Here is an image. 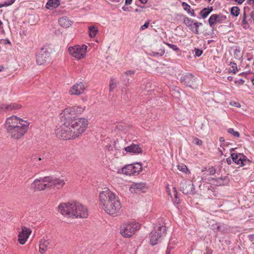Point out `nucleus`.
Here are the masks:
<instances>
[{
    "label": "nucleus",
    "mask_w": 254,
    "mask_h": 254,
    "mask_svg": "<svg viewBox=\"0 0 254 254\" xmlns=\"http://www.w3.org/2000/svg\"><path fill=\"white\" fill-rule=\"evenodd\" d=\"M29 124L27 121L12 116L6 119L5 127L11 138L18 139L27 132Z\"/></svg>",
    "instance_id": "obj_1"
},
{
    "label": "nucleus",
    "mask_w": 254,
    "mask_h": 254,
    "mask_svg": "<svg viewBox=\"0 0 254 254\" xmlns=\"http://www.w3.org/2000/svg\"><path fill=\"white\" fill-rule=\"evenodd\" d=\"M58 211L64 216L69 218H86L88 215L87 208L78 202L61 203Z\"/></svg>",
    "instance_id": "obj_2"
},
{
    "label": "nucleus",
    "mask_w": 254,
    "mask_h": 254,
    "mask_svg": "<svg viewBox=\"0 0 254 254\" xmlns=\"http://www.w3.org/2000/svg\"><path fill=\"white\" fill-rule=\"evenodd\" d=\"M64 184L65 181L64 179L49 176L36 179L31 184V187L35 190L40 191L52 186H55L58 189H60Z\"/></svg>",
    "instance_id": "obj_3"
},
{
    "label": "nucleus",
    "mask_w": 254,
    "mask_h": 254,
    "mask_svg": "<svg viewBox=\"0 0 254 254\" xmlns=\"http://www.w3.org/2000/svg\"><path fill=\"white\" fill-rule=\"evenodd\" d=\"M88 121L85 118H80L76 122H71L68 127L71 131V133L76 134L75 138L81 135L86 129L88 125ZM72 133L71 134H72Z\"/></svg>",
    "instance_id": "obj_4"
},
{
    "label": "nucleus",
    "mask_w": 254,
    "mask_h": 254,
    "mask_svg": "<svg viewBox=\"0 0 254 254\" xmlns=\"http://www.w3.org/2000/svg\"><path fill=\"white\" fill-rule=\"evenodd\" d=\"M166 233V227L165 226L157 225L155 226L154 229L150 233V244L152 245H156Z\"/></svg>",
    "instance_id": "obj_5"
},
{
    "label": "nucleus",
    "mask_w": 254,
    "mask_h": 254,
    "mask_svg": "<svg viewBox=\"0 0 254 254\" xmlns=\"http://www.w3.org/2000/svg\"><path fill=\"white\" fill-rule=\"evenodd\" d=\"M118 197L109 190L108 189H105L99 194L100 205L103 209L108 203H110L115 199Z\"/></svg>",
    "instance_id": "obj_6"
},
{
    "label": "nucleus",
    "mask_w": 254,
    "mask_h": 254,
    "mask_svg": "<svg viewBox=\"0 0 254 254\" xmlns=\"http://www.w3.org/2000/svg\"><path fill=\"white\" fill-rule=\"evenodd\" d=\"M87 48V46L85 45H82L81 46L75 45L73 47H69L68 48V52L72 57L80 60L85 57Z\"/></svg>",
    "instance_id": "obj_7"
},
{
    "label": "nucleus",
    "mask_w": 254,
    "mask_h": 254,
    "mask_svg": "<svg viewBox=\"0 0 254 254\" xmlns=\"http://www.w3.org/2000/svg\"><path fill=\"white\" fill-rule=\"evenodd\" d=\"M70 128L68 127L66 123H64L60 129H58L56 131V134L58 137L64 140H67L75 138L76 134L71 133Z\"/></svg>",
    "instance_id": "obj_8"
},
{
    "label": "nucleus",
    "mask_w": 254,
    "mask_h": 254,
    "mask_svg": "<svg viewBox=\"0 0 254 254\" xmlns=\"http://www.w3.org/2000/svg\"><path fill=\"white\" fill-rule=\"evenodd\" d=\"M121 208V203L118 198L110 203H108V205L104 207L103 209L108 214L116 216L119 212Z\"/></svg>",
    "instance_id": "obj_9"
},
{
    "label": "nucleus",
    "mask_w": 254,
    "mask_h": 254,
    "mask_svg": "<svg viewBox=\"0 0 254 254\" xmlns=\"http://www.w3.org/2000/svg\"><path fill=\"white\" fill-rule=\"evenodd\" d=\"M142 170L141 164L136 163L135 164H129L121 169V173L126 175L137 174Z\"/></svg>",
    "instance_id": "obj_10"
},
{
    "label": "nucleus",
    "mask_w": 254,
    "mask_h": 254,
    "mask_svg": "<svg viewBox=\"0 0 254 254\" xmlns=\"http://www.w3.org/2000/svg\"><path fill=\"white\" fill-rule=\"evenodd\" d=\"M76 113H73L71 108L64 109L61 113V120L64 123L69 125L71 122L77 121Z\"/></svg>",
    "instance_id": "obj_11"
},
{
    "label": "nucleus",
    "mask_w": 254,
    "mask_h": 254,
    "mask_svg": "<svg viewBox=\"0 0 254 254\" xmlns=\"http://www.w3.org/2000/svg\"><path fill=\"white\" fill-rule=\"evenodd\" d=\"M138 229V224L135 223L126 224L121 229V233L124 237H130Z\"/></svg>",
    "instance_id": "obj_12"
},
{
    "label": "nucleus",
    "mask_w": 254,
    "mask_h": 254,
    "mask_svg": "<svg viewBox=\"0 0 254 254\" xmlns=\"http://www.w3.org/2000/svg\"><path fill=\"white\" fill-rule=\"evenodd\" d=\"M51 61L50 54L47 49L42 48L37 55L36 62L38 64H48Z\"/></svg>",
    "instance_id": "obj_13"
},
{
    "label": "nucleus",
    "mask_w": 254,
    "mask_h": 254,
    "mask_svg": "<svg viewBox=\"0 0 254 254\" xmlns=\"http://www.w3.org/2000/svg\"><path fill=\"white\" fill-rule=\"evenodd\" d=\"M181 82L189 87H193L197 85L196 78L190 73H186L182 74L180 78Z\"/></svg>",
    "instance_id": "obj_14"
},
{
    "label": "nucleus",
    "mask_w": 254,
    "mask_h": 254,
    "mask_svg": "<svg viewBox=\"0 0 254 254\" xmlns=\"http://www.w3.org/2000/svg\"><path fill=\"white\" fill-rule=\"evenodd\" d=\"M234 150V148H231L230 150L233 162L238 165H240L241 166H244L248 163H250V160L247 159L246 156L241 153H232Z\"/></svg>",
    "instance_id": "obj_15"
},
{
    "label": "nucleus",
    "mask_w": 254,
    "mask_h": 254,
    "mask_svg": "<svg viewBox=\"0 0 254 254\" xmlns=\"http://www.w3.org/2000/svg\"><path fill=\"white\" fill-rule=\"evenodd\" d=\"M180 190L185 194H194L195 189L190 181L184 180L180 184Z\"/></svg>",
    "instance_id": "obj_16"
},
{
    "label": "nucleus",
    "mask_w": 254,
    "mask_h": 254,
    "mask_svg": "<svg viewBox=\"0 0 254 254\" xmlns=\"http://www.w3.org/2000/svg\"><path fill=\"white\" fill-rule=\"evenodd\" d=\"M226 19V16L223 15L221 13L220 14H214L210 16L208 19V23L210 26L213 28L215 24L221 23Z\"/></svg>",
    "instance_id": "obj_17"
},
{
    "label": "nucleus",
    "mask_w": 254,
    "mask_h": 254,
    "mask_svg": "<svg viewBox=\"0 0 254 254\" xmlns=\"http://www.w3.org/2000/svg\"><path fill=\"white\" fill-rule=\"evenodd\" d=\"M31 232L32 231L30 229L25 227H22V230L18 235V241L19 243L21 245H24Z\"/></svg>",
    "instance_id": "obj_18"
},
{
    "label": "nucleus",
    "mask_w": 254,
    "mask_h": 254,
    "mask_svg": "<svg viewBox=\"0 0 254 254\" xmlns=\"http://www.w3.org/2000/svg\"><path fill=\"white\" fill-rule=\"evenodd\" d=\"M85 89L82 83L79 82L74 84L70 88L69 92L71 95H79L82 94Z\"/></svg>",
    "instance_id": "obj_19"
},
{
    "label": "nucleus",
    "mask_w": 254,
    "mask_h": 254,
    "mask_svg": "<svg viewBox=\"0 0 254 254\" xmlns=\"http://www.w3.org/2000/svg\"><path fill=\"white\" fill-rule=\"evenodd\" d=\"M21 107V105L16 104L12 103L10 104H2L0 105V113L2 112H6L11 111L12 110H18Z\"/></svg>",
    "instance_id": "obj_20"
},
{
    "label": "nucleus",
    "mask_w": 254,
    "mask_h": 254,
    "mask_svg": "<svg viewBox=\"0 0 254 254\" xmlns=\"http://www.w3.org/2000/svg\"><path fill=\"white\" fill-rule=\"evenodd\" d=\"M145 188V184L143 183H133L129 188L131 193H138Z\"/></svg>",
    "instance_id": "obj_21"
},
{
    "label": "nucleus",
    "mask_w": 254,
    "mask_h": 254,
    "mask_svg": "<svg viewBox=\"0 0 254 254\" xmlns=\"http://www.w3.org/2000/svg\"><path fill=\"white\" fill-rule=\"evenodd\" d=\"M125 150L127 152L139 153L141 152V149L139 147V145L135 144H131L130 145L126 147Z\"/></svg>",
    "instance_id": "obj_22"
},
{
    "label": "nucleus",
    "mask_w": 254,
    "mask_h": 254,
    "mask_svg": "<svg viewBox=\"0 0 254 254\" xmlns=\"http://www.w3.org/2000/svg\"><path fill=\"white\" fill-rule=\"evenodd\" d=\"M59 24L63 27L68 28L69 27L72 23L68 17L66 16H63L59 19Z\"/></svg>",
    "instance_id": "obj_23"
},
{
    "label": "nucleus",
    "mask_w": 254,
    "mask_h": 254,
    "mask_svg": "<svg viewBox=\"0 0 254 254\" xmlns=\"http://www.w3.org/2000/svg\"><path fill=\"white\" fill-rule=\"evenodd\" d=\"M49 244L50 243L48 240L45 239L41 240L39 245L40 253L42 254H43L44 253L48 248Z\"/></svg>",
    "instance_id": "obj_24"
},
{
    "label": "nucleus",
    "mask_w": 254,
    "mask_h": 254,
    "mask_svg": "<svg viewBox=\"0 0 254 254\" xmlns=\"http://www.w3.org/2000/svg\"><path fill=\"white\" fill-rule=\"evenodd\" d=\"M60 4L59 0H49L46 4V7L47 9H51L57 7Z\"/></svg>",
    "instance_id": "obj_25"
},
{
    "label": "nucleus",
    "mask_w": 254,
    "mask_h": 254,
    "mask_svg": "<svg viewBox=\"0 0 254 254\" xmlns=\"http://www.w3.org/2000/svg\"><path fill=\"white\" fill-rule=\"evenodd\" d=\"M184 23L193 33V30L195 29L193 25L194 20L190 18L185 17L184 19Z\"/></svg>",
    "instance_id": "obj_26"
},
{
    "label": "nucleus",
    "mask_w": 254,
    "mask_h": 254,
    "mask_svg": "<svg viewBox=\"0 0 254 254\" xmlns=\"http://www.w3.org/2000/svg\"><path fill=\"white\" fill-rule=\"evenodd\" d=\"M216 182V185L219 186H223L228 184L229 179L227 177H224L223 178H218L217 179H212Z\"/></svg>",
    "instance_id": "obj_27"
},
{
    "label": "nucleus",
    "mask_w": 254,
    "mask_h": 254,
    "mask_svg": "<svg viewBox=\"0 0 254 254\" xmlns=\"http://www.w3.org/2000/svg\"><path fill=\"white\" fill-rule=\"evenodd\" d=\"M182 5L184 8V10H186L189 14H190L191 16H194L195 14L193 10H190V6L186 2H183Z\"/></svg>",
    "instance_id": "obj_28"
},
{
    "label": "nucleus",
    "mask_w": 254,
    "mask_h": 254,
    "mask_svg": "<svg viewBox=\"0 0 254 254\" xmlns=\"http://www.w3.org/2000/svg\"><path fill=\"white\" fill-rule=\"evenodd\" d=\"M247 17L246 15V12L245 11H244L243 13V16L242 18V26L245 29H248L249 27V24L248 22V21L247 19Z\"/></svg>",
    "instance_id": "obj_29"
},
{
    "label": "nucleus",
    "mask_w": 254,
    "mask_h": 254,
    "mask_svg": "<svg viewBox=\"0 0 254 254\" xmlns=\"http://www.w3.org/2000/svg\"><path fill=\"white\" fill-rule=\"evenodd\" d=\"M89 32L90 37H95L98 30L94 26H91L89 27Z\"/></svg>",
    "instance_id": "obj_30"
},
{
    "label": "nucleus",
    "mask_w": 254,
    "mask_h": 254,
    "mask_svg": "<svg viewBox=\"0 0 254 254\" xmlns=\"http://www.w3.org/2000/svg\"><path fill=\"white\" fill-rule=\"evenodd\" d=\"M165 53V50L164 49H160L158 52L152 51L151 56L154 57H161L163 56Z\"/></svg>",
    "instance_id": "obj_31"
},
{
    "label": "nucleus",
    "mask_w": 254,
    "mask_h": 254,
    "mask_svg": "<svg viewBox=\"0 0 254 254\" xmlns=\"http://www.w3.org/2000/svg\"><path fill=\"white\" fill-rule=\"evenodd\" d=\"M230 65L231 66L229 69V72H232L234 74H235L238 71L237 64L234 62H231L230 64Z\"/></svg>",
    "instance_id": "obj_32"
},
{
    "label": "nucleus",
    "mask_w": 254,
    "mask_h": 254,
    "mask_svg": "<svg viewBox=\"0 0 254 254\" xmlns=\"http://www.w3.org/2000/svg\"><path fill=\"white\" fill-rule=\"evenodd\" d=\"M240 13V9L238 6H233L231 9V15L234 16H237Z\"/></svg>",
    "instance_id": "obj_33"
},
{
    "label": "nucleus",
    "mask_w": 254,
    "mask_h": 254,
    "mask_svg": "<svg viewBox=\"0 0 254 254\" xmlns=\"http://www.w3.org/2000/svg\"><path fill=\"white\" fill-rule=\"evenodd\" d=\"M71 109L73 113H76V116L77 114H81L84 110V108L81 107H74Z\"/></svg>",
    "instance_id": "obj_34"
},
{
    "label": "nucleus",
    "mask_w": 254,
    "mask_h": 254,
    "mask_svg": "<svg viewBox=\"0 0 254 254\" xmlns=\"http://www.w3.org/2000/svg\"><path fill=\"white\" fill-rule=\"evenodd\" d=\"M193 25H194L195 28L194 30H193V33L198 34L199 33L198 28L199 26H201L202 24L201 22H195Z\"/></svg>",
    "instance_id": "obj_35"
},
{
    "label": "nucleus",
    "mask_w": 254,
    "mask_h": 254,
    "mask_svg": "<svg viewBox=\"0 0 254 254\" xmlns=\"http://www.w3.org/2000/svg\"><path fill=\"white\" fill-rule=\"evenodd\" d=\"M199 14L203 18H205L209 14V13L207 11L206 8H204L200 11Z\"/></svg>",
    "instance_id": "obj_36"
},
{
    "label": "nucleus",
    "mask_w": 254,
    "mask_h": 254,
    "mask_svg": "<svg viewBox=\"0 0 254 254\" xmlns=\"http://www.w3.org/2000/svg\"><path fill=\"white\" fill-rule=\"evenodd\" d=\"M177 168L180 171H181L184 173H187L188 171L187 166L183 164L178 165Z\"/></svg>",
    "instance_id": "obj_37"
},
{
    "label": "nucleus",
    "mask_w": 254,
    "mask_h": 254,
    "mask_svg": "<svg viewBox=\"0 0 254 254\" xmlns=\"http://www.w3.org/2000/svg\"><path fill=\"white\" fill-rule=\"evenodd\" d=\"M228 132L232 134L235 137H239L240 136V133L238 131H234L232 128H229L228 129Z\"/></svg>",
    "instance_id": "obj_38"
},
{
    "label": "nucleus",
    "mask_w": 254,
    "mask_h": 254,
    "mask_svg": "<svg viewBox=\"0 0 254 254\" xmlns=\"http://www.w3.org/2000/svg\"><path fill=\"white\" fill-rule=\"evenodd\" d=\"M193 51L194 52L195 56L197 57H200L203 53L202 50H200L198 48H194Z\"/></svg>",
    "instance_id": "obj_39"
},
{
    "label": "nucleus",
    "mask_w": 254,
    "mask_h": 254,
    "mask_svg": "<svg viewBox=\"0 0 254 254\" xmlns=\"http://www.w3.org/2000/svg\"><path fill=\"white\" fill-rule=\"evenodd\" d=\"M208 171L210 175H213L216 173V170L213 167H211L208 168Z\"/></svg>",
    "instance_id": "obj_40"
},
{
    "label": "nucleus",
    "mask_w": 254,
    "mask_h": 254,
    "mask_svg": "<svg viewBox=\"0 0 254 254\" xmlns=\"http://www.w3.org/2000/svg\"><path fill=\"white\" fill-rule=\"evenodd\" d=\"M193 142L195 144H196V145H198L199 146H200L202 145V141L200 139H199L198 138H195L194 139V140L193 141Z\"/></svg>",
    "instance_id": "obj_41"
},
{
    "label": "nucleus",
    "mask_w": 254,
    "mask_h": 254,
    "mask_svg": "<svg viewBox=\"0 0 254 254\" xmlns=\"http://www.w3.org/2000/svg\"><path fill=\"white\" fill-rule=\"evenodd\" d=\"M16 0H9L7 1H5L4 3V6H10Z\"/></svg>",
    "instance_id": "obj_42"
},
{
    "label": "nucleus",
    "mask_w": 254,
    "mask_h": 254,
    "mask_svg": "<svg viewBox=\"0 0 254 254\" xmlns=\"http://www.w3.org/2000/svg\"><path fill=\"white\" fill-rule=\"evenodd\" d=\"M149 25V22L146 21L142 26L140 27V30H143L146 28H147Z\"/></svg>",
    "instance_id": "obj_43"
},
{
    "label": "nucleus",
    "mask_w": 254,
    "mask_h": 254,
    "mask_svg": "<svg viewBox=\"0 0 254 254\" xmlns=\"http://www.w3.org/2000/svg\"><path fill=\"white\" fill-rule=\"evenodd\" d=\"M135 73V71L134 70H128V71H126L124 74L126 75V76H131L132 75H133Z\"/></svg>",
    "instance_id": "obj_44"
},
{
    "label": "nucleus",
    "mask_w": 254,
    "mask_h": 254,
    "mask_svg": "<svg viewBox=\"0 0 254 254\" xmlns=\"http://www.w3.org/2000/svg\"><path fill=\"white\" fill-rule=\"evenodd\" d=\"M1 42L3 45L9 44V45H11V44L10 41L7 39H1Z\"/></svg>",
    "instance_id": "obj_45"
},
{
    "label": "nucleus",
    "mask_w": 254,
    "mask_h": 254,
    "mask_svg": "<svg viewBox=\"0 0 254 254\" xmlns=\"http://www.w3.org/2000/svg\"><path fill=\"white\" fill-rule=\"evenodd\" d=\"M235 83L238 85H243L245 83V81L243 79H240L235 81Z\"/></svg>",
    "instance_id": "obj_46"
},
{
    "label": "nucleus",
    "mask_w": 254,
    "mask_h": 254,
    "mask_svg": "<svg viewBox=\"0 0 254 254\" xmlns=\"http://www.w3.org/2000/svg\"><path fill=\"white\" fill-rule=\"evenodd\" d=\"M116 86V83H114L113 80H111V83L110 84V91L113 90Z\"/></svg>",
    "instance_id": "obj_47"
},
{
    "label": "nucleus",
    "mask_w": 254,
    "mask_h": 254,
    "mask_svg": "<svg viewBox=\"0 0 254 254\" xmlns=\"http://www.w3.org/2000/svg\"><path fill=\"white\" fill-rule=\"evenodd\" d=\"M171 48L176 52H178L180 51V49L177 47V46L175 45H173L171 46Z\"/></svg>",
    "instance_id": "obj_48"
},
{
    "label": "nucleus",
    "mask_w": 254,
    "mask_h": 254,
    "mask_svg": "<svg viewBox=\"0 0 254 254\" xmlns=\"http://www.w3.org/2000/svg\"><path fill=\"white\" fill-rule=\"evenodd\" d=\"M216 228L215 227V226H214V229L217 230V231L221 232L223 231L221 226L218 225L217 224H216Z\"/></svg>",
    "instance_id": "obj_49"
},
{
    "label": "nucleus",
    "mask_w": 254,
    "mask_h": 254,
    "mask_svg": "<svg viewBox=\"0 0 254 254\" xmlns=\"http://www.w3.org/2000/svg\"><path fill=\"white\" fill-rule=\"evenodd\" d=\"M173 191H174V196H175V199L179 198L178 196V192H177V190H176V189L175 188H173Z\"/></svg>",
    "instance_id": "obj_50"
},
{
    "label": "nucleus",
    "mask_w": 254,
    "mask_h": 254,
    "mask_svg": "<svg viewBox=\"0 0 254 254\" xmlns=\"http://www.w3.org/2000/svg\"><path fill=\"white\" fill-rule=\"evenodd\" d=\"M173 191H174V196H175V199L179 198L178 196V192H177V190H176V189L175 188H173Z\"/></svg>",
    "instance_id": "obj_51"
},
{
    "label": "nucleus",
    "mask_w": 254,
    "mask_h": 254,
    "mask_svg": "<svg viewBox=\"0 0 254 254\" xmlns=\"http://www.w3.org/2000/svg\"><path fill=\"white\" fill-rule=\"evenodd\" d=\"M130 8H131V7H127V6H123L122 7V9L125 11H130Z\"/></svg>",
    "instance_id": "obj_52"
},
{
    "label": "nucleus",
    "mask_w": 254,
    "mask_h": 254,
    "mask_svg": "<svg viewBox=\"0 0 254 254\" xmlns=\"http://www.w3.org/2000/svg\"><path fill=\"white\" fill-rule=\"evenodd\" d=\"M226 162L228 165H231L233 162L232 158H227L226 159Z\"/></svg>",
    "instance_id": "obj_53"
},
{
    "label": "nucleus",
    "mask_w": 254,
    "mask_h": 254,
    "mask_svg": "<svg viewBox=\"0 0 254 254\" xmlns=\"http://www.w3.org/2000/svg\"><path fill=\"white\" fill-rule=\"evenodd\" d=\"M207 11L210 13L213 10V7L212 6H208L205 7Z\"/></svg>",
    "instance_id": "obj_54"
},
{
    "label": "nucleus",
    "mask_w": 254,
    "mask_h": 254,
    "mask_svg": "<svg viewBox=\"0 0 254 254\" xmlns=\"http://www.w3.org/2000/svg\"><path fill=\"white\" fill-rule=\"evenodd\" d=\"M247 3L249 4H252L254 6V0H247Z\"/></svg>",
    "instance_id": "obj_55"
},
{
    "label": "nucleus",
    "mask_w": 254,
    "mask_h": 254,
    "mask_svg": "<svg viewBox=\"0 0 254 254\" xmlns=\"http://www.w3.org/2000/svg\"><path fill=\"white\" fill-rule=\"evenodd\" d=\"M132 0H126L125 1V4L126 5H129L131 4Z\"/></svg>",
    "instance_id": "obj_56"
},
{
    "label": "nucleus",
    "mask_w": 254,
    "mask_h": 254,
    "mask_svg": "<svg viewBox=\"0 0 254 254\" xmlns=\"http://www.w3.org/2000/svg\"><path fill=\"white\" fill-rule=\"evenodd\" d=\"M139 1L142 4H145L147 2L148 0H139Z\"/></svg>",
    "instance_id": "obj_57"
},
{
    "label": "nucleus",
    "mask_w": 254,
    "mask_h": 254,
    "mask_svg": "<svg viewBox=\"0 0 254 254\" xmlns=\"http://www.w3.org/2000/svg\"><path fill=\"white\" fill-rule=\"evenodd\" d=\"M245 0H235V1H237L238 4H242Z\"/></svg>",
    "instance_id": "obj_58"
},
{
    "label": "nucleus",
    "mask_w": 254,
    "mask_h": 254,
    "mask_svg": "<svg viewBox=\"0 0 254 254\" xmlns=\"http://www.w3.org/2000/svg\"><path fill=\"white\" fill-rule=\"evenodd\" d=\"M174 203H176V204H179L180 203V199L179 198L176 199L174 201Z\"/></svg>",
    "instance_id": "obj_59"
},
{
    "label": "nucleus",
    "mask_w": 254,
    "mask_h": 254,
    "mask_svg": "<svg viewBox=\"0 0 254 254\" xmlns=\"http://www.w3.org/2000/svg\"><path fill=\"white\" fill-rule=\"evenodd\" d=\"M251 18L254 20V11H252L251 12Z\"/></svg>",
    "instance_id": "obj_60"
},
{
    "label": "nucleus",
    "mask_w": 254,
    "mask_h": 254,
    "mask_svg": "<svg viewBox=\"0 0 254 254\" xmlns=\"http://www.w3.org/2000/svg\"><path fill=\"white\" fill-rule=\"evenodd\" d=\"M227 79L229 80V81H232L233 80V77L232 76H228L227 77Z\"/></svg>",
    "instance_id": "obj_61"
},
{
    "label": "nucleus",
    "mask_w": 254,
    "mask_h": 254,
    "mask_svg": "<svg viewBox=\"0 0 254 254\" xmlns=\"http://www.w3.org/2000/svg\"><path fill=\"white\" fill-rule=\"evenodd\" d=\"M134 11L135 12H141L142 11V10H141V9H138V8H136L135 10H134Z\"/></svg>",
    "instance_id": "obj_62"
},
{
    "label": "nucleus",
    "mask_w": 254,
    "mask_h": 254,
    "mask_svg": "<svg viewBox=\"0 0 254 254\" xmlns=\"http://www.w3.org/2000/svg\"><path fill=\"white\" fill-rule=\"evenodd\" d=\"M219 141H220V142H223V141H224V138H223V137H220V138H219Z\"/></svg>",
    "instance_id": "obj_63"
},
{
    "label": "nucleus",
    "mask_w": 254,
    "mask_h": 254,
    "mask_svg": "<svg viewBox=\"0 0 254 254\" xmlns=\"http://www.w3.org/2000/svg\"><path fill=\"white\" fill-rule=\"evenodd\" d=\"M166 44L167 45H168V47H170V48H171V46H172V45H173V44H169V43H166Z\"/></svg>",
    "instance_id": "obj_64"
}]
</instances>
